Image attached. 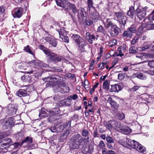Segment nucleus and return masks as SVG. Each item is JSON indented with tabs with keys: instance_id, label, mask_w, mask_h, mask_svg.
<instances>
[{
	"instance_id": "1",
	"label": "nucleus",
	"mask_w": 154,
	"mask_h": 154,
	"mask_svg": "<svg viewBox=\"0 0 154 154\" xmlns=\"http://www.w3.org/2000/svg\"><path fill=\"white\" fill-rule=\"evenodd\" d=\"M72 38L75 42L78 45V49L81 52L85 51L84 47L87 45V42L82 37L78 34H73L72 36Z\"/></svg>"
},
{
	"instance_id": "2",
	"label": "nucleus",
	"mask_w": 154,
	"mask_h": 154,
	"mask_svg": "<svg viewBox=\"0 0 154 154\" xmlns=\"http://www.w3.org/2000/svg\"><path fill=\"white\" fill-rule=\"evenodd\" d=\"M71 147L73 149H78L79 148L81 150L83 154H86L88 152L89 149L87 148L86 145L85 143L82 144L75 142L72 141V143L71 146Z\"/></svg>"
},
{
	"instance_id": "3",
	"label": "nucleus",
	"mask_w": 154,
	"mask_h": 154,
	"mask_svg": "<svg viewBox=\"0 0 154 154\" xmlns=\"http://www.w3.org/2000/svg\"><path fill=\"white\" fill-rule=\"evenodd\" d=\"M147 7H145L142 8L138 7L135 11V14L140 20L144 18L146 15V10Z\"/></svg>"
},
{
	"instance_id": "4",
	"label": "nucleus",
	"mask_w": 154,
	"mask_h": 154,
	"mask_svg": "<svg viewBox=\"0 0 154 154\" xmlns=\"http://www.w3.org/2000/svg\"><path fill=\"white\" fill-rule=\"evenodd\" d=\"M13 143L11 139L8 137L3 138L0 142V148H5L6 147H10L11 144Z\"/></svg>"
},
{
	"instance_id": "5",
	"label": "nucleus",
	"mask_w": 154,
	"mask_h": 154,
	"mask_svg": "<svg viewBox=\"0 0 154 154\" xmlns=\"http://www.w3.org/2000/svg\"><path fill=\"white\" fill-rule=\"evenodd\" d=\"M48 113H47L46 112L45 109L42 108L41 109L39 113V116L40 118H42V117H45L50 116L49 118L48 119V120L49 122H52L54 119V118H53L52 117H51V116L52 115H54V114H53L54 113H53V112L52 111H50L48 112Z\"/></svg>"
},
{
	"instance_id": "6",
	"label": "nucleus",
	"mask_w": 154,
	"mask_h": 154,
	"mask_svg": "<svg viewBox=\"0 0 154 154\" xmlns=\"http://www.w3.org/2000/svg\"><path fill=\"white\" fill-rule=\"evenodd\" d=\"M12 119L10 118L8 119H5L1 120L0 122L4 129H8L13 126L14 124Z\"/></svg>"
},
{
	"instance_id": "7",
	"label": "nucleus",
	"mask_w": 154,
	"mask_h": 154,
	"mask_svg": "<svg viewBox=\"0 0 154 154\" xmlns=\"http://www.w3.org/2000/svg\"><path fill=\"white\" fill-rule=\"evenodd\" d=\"M47 55L48 57V60L49 62L52 61L57 62L60 61V58L59 56L50 51H49V53Z\"/></svg>"
},
{
	"instance_id": "8",
	"label": "nucleus",
	"mask_w": 154,
	"mask_h": 154,
	"mask_svg": "<svg viewBox=\"0 0 154 154\" xmlns=\"http://www.w3.org/2000/svg\"><path fill=\"white\" fill-rule=\"evenodd\" d=\"M90 17L94 21H97L100 20V18L99 14L97 12L95 8H93L92 10L89 11Z\"/></svg>"
},
{
	"instance_id": "9",
	"label": "nucleus",
	"mask_w": 154,
	"mask_h": 154,
	"mask_svg": "<svg viewBox=\"0 0 154 154\" xmlns=\"http://www.w3.org/2000/svg\"><path fill=\"white\" fill-rule=\"evenodd\" d=\"M56 87L57 88V92L64 93H68L69 91V87L64 84H60V85Z\"/></svg>"
},
{
	"instance_id": "10",
	"label": "nucleus",
	"mask_w": 154,
	"mask_h": 154,
	"mask_svg": "<svg viewBox=\"0 0 154 154\" xmlns=\"http://www.w3.org/2000/svg\"><path fill=\"white\" fill-rule=\"evenodd\" d=\"M14 12L12 14L14 18H20L22 16L23 9L21 7H17L15 8Z\"/></svg>"
},
{
	"instance_id": "11",
	"label": "nucleus",
	"mask_w": 154,
	"mask_h": 154,
	"mask_svg": "<svg viewBox=\"0 0 154 154\" xmlns=\"http://www.w3.org/2000/svg\"><path fill=\"white\" fill-rule=\"evenodd\" d=\"M17 109V106L14 105L9 104L8 106V112L9 115H15Z\"/></svg>"
},
{
	"instance_id": "12",
	"label": "nucleus",
	"mask_w": 154,
	"mask_h": 154,
	"mask_svg": "<svg viewBox=\"0 0 154 154\" xmlns=\"http://www.w3.org/2000/svg\"><path fill=\"white\" fill-rule=\"evenodd\" d=\"M123 84L119 83L111 85V88L109 90L110 92H117L121 91L123 87Z\"/></svg>"
},
{
	"instance_id": "13",
	"label": "nucleus",
	"mask_w": 154,
	"mask_h": 154,
	"mask_svg": "<svg viewBox=\"0 0 154 154\" xmlns=\"http://www.w3.org/2000/svg\"><path fill=\"white\" fill-rule=\"evenodd\" d=\"M102 21L104 26L107 29L110 27H112L115 25L111 20L110 19L105 18L103 19Z\"/></svg>"
},
{
	"instance_id": "14",
	"label": "nucleus",
	"mask_w": 154,
	"mask_h": 154,
	"mask_svg": "<svg viewBox=\"0 0 154 154\" xmlns=\"http://www.w3.org/2000/svg\"><path fill=\"white\" fill-rule=\"evenodd\" d=\"M106 141L108 142L107 143L108 148L111 149H113L115 145L112 138L108 136L106 137Z\"/></svg>"
},
{
	"instance_id": "15",
	"label": "nucleus",
	"mask_w": 154,
	"mask_h": 154,
	"mask_svg": "<svg viewBox=\"0 0 154 154\" xmlns=\"http://www.w3.org/2000/svg\"><path fill=\"white\" fill-rule=\"evenodd\" d=\"M119 28L117 27L116 25H115L111 27L109 32L111 35L115 37L117 36L119 33Z\"/></svg>"
},
{
	"instance_id": "16",
	"label": "nucleus",
	"mask_w": 154,
	"mask_h": 154,
	"mask_svg": "<svg viewBox=\"0 0 154 154\" xmlns=\"http://www.w3.org/2000/svg\"><path fill=\"white\" fill-rule=\"evenodd\" d=\"M127 17L124 16L120 19H119L118 21L119 22V25L121 29H124L125 28V26L126 23Z\"/></svg>"
},
{
	"instance_id": "17",
	"label": "nucleus",
	"mask_w": 154,
	"mask_h": 154,
	"mask_svg": "<svg viewBox=\"0 0 154 154\" xmlns=\"http://www.w3.org/2000/svg\"><path fill=\"white\" fill-rule=\"evenodd\" d=\"M107 102L109 103L111 106V108H113L115 109H118L119 104L116 102L111 97H109L107 100Z\"/></svg>"
},
{
	"instance_id": "18",
	"label": "nucleus",
	"mask_w": 154,
	"mask_h": 154,
	"mask_svg": "<svg viewBox=\"0 0 154 154\" xmlns=\"http://www.w3.org/2000/svg\"><path fill=\"white\" fill-rule=\"evenodd\" d=\"M45 39L52 46L54 47H56L57 44V40L53 38L51 36H48L46 37Z\"/></svg>"
},
{
	"instance_id": "19",
	"label": "nucleus",
	"mask_w": 154,
	"mask_h": 154,
	"mask_svg": "<svg viewBox=\"0 0 154 154\" xmlns=\"http://www.w3.org/2000/svg\"><path fill=\"white\" fill-rule=\"evenodd\" d=\"M86 38L88 42L91 44L93 43V41L97 39V37L96 38L93 34L91 35L89 32H87L86 34Z\"/></svg>"
},
{
	"instance_id": "20",
	"label": "nucleus",
	"mask_w": 154,
	"mask_h": 154,
	"mask_svg": "<svg viewBox=\"0 0 154 154\" xmlns=\"http://www.w3.org/2000/svg\"><path fill=\"white\" fill-rule=\"evenodd\" d=\"M128 148L131 147L135 149L139 146V143L138 142L134 140H132L131 139L128 140Z\"/></svg>"
},
{
	"instance_id": "21",
	"label": "nucleus",
	"mask_w": 154,
	"mask_h": 154,
	"mask_svg": "<svg viewBox=\"0 0 154 154\" xmlns=\"http://www.w3.org/2000/svg\"><path fill=\"white\" fill-rule=\"evenodd\" d=\"M56 2L58 5L64 8L67 9H68V5L69 2L67 1L59 0L58 1H57Z\"/></svg>"
},
{
	"instance_id": "22",
	"label": "nucleus",
	"mask_w": 154,
	"mask_h": 154,
	"mask_svg": "<svg viewBox=\"0 0 154 154\" xmlns=\"http://www.w3.org/2000/svg\"><path fill=\"white\" fill-rule=\"evenodd\" d=\"M73 139L72 141L75 142L79 143V144H82V143H82V142L83 140V138L81 135L79 134H77L74 136L73 137Z\"/></svg>"
},
{
	"instance_id": "23",
	"label": "nucleus",
	"mask_w": 154,
	"mask_h": 154,
	"mask_svg": "<svg viewBox=\"0 0 154 154\" xmlns=\"http://www.w3.org/2000/svg\"><path fill=\"white\" fill-rule=\"evenodd\" d=\"M16 94L18 96L20 97H24L23 99H25L26 96L28 98H29V96L27 95L26 92V90H25L22 89H20L17 92Z\"/></svg>"
},
{
	"instance_id": "24",
	"label": "nucleus",
	"mask_w": 154,
	"mask_h": 154,
	"mask_svg": "<svg viewBox=\"0 0 154 154\" xmlns=\"http://www.w3.org/2000/svg\"><path fill=\"white\" fill-rule=\"evenodd\" d=\"M114 120H112L104 123V126L109 131H110L113 128V124L114 123Z\"/></svg>"
},
{
	"instance_id": "25",
	"label": "nucleus",
	"mask_w": 154,
	"mask_h": 154,
	"mask_svg": "<svg viewBox=\"0 0 154 154\" xmlns=\"http://www.w3.org/2000/svg\"><path fill=\"white\" fill-rule=\"evenodd\" d=\"M78 17L79 19H83L86 17V12L84 9L81 8L78 14Z\"/></svg>"
},
{
	"instance_id": "26",
	"label": "nucleus",
	"mask_w": 154,
	"mask_h": 154,
	"mask_svg": "<svg viewBox=\"0 0 154 154\" xmlns=\"http://www.w3.org/2000/svg\"><path fill=\"white\" fill-rule=\"evenodd\" d=\"M58 32L60 36V38L61 39V41L65 42L68 43L69 39L68 37L64 36L63 34L62 33V32H60L59 30L58 31Z\"/></svg>"
},
{
	"instance_id": "27",
	"label": "nucleus",
	"mask_w": 154,
	"mask_h": 154,
	"mask_svg": "<svg viewBox=\"0 0 154 154\" xmlns=\"http://www.w3.org/2000/svg\"><path fill=\"white\" fill-rule=\"evenodd\" d=\"M69 8L72 10V12L74 14L77 13L78 12V10L75 5L69 2L68 5V9Z\"/></svg>"
},
{
	"instance_id": "28",
	"label": "nucleus",
	"mask_w": 154,
	"mask_h": 154,
	"mask_svg": "<svg viewBox=\"0 0 154 154\" xmlns=\"http://www.w3.org/2000/svg\"><path fill=\"white\" fill-rule=\"evenodd\" d=\"M128 138L126 139V141L124 139H121L119 140V143H120L125 147L128 148Z\"/></svg>"
},
{
	"instance_id": "29",
	"label": "nucleus",
	"mask_w": 154,
	"mask_h": 154,
	"mask_svg": "<svg viewBox=\"0 0 154 154\" xmlns=\"http://www.w3.org/2000/svg\"><path fill=\"white\" fill-rule=\"evenodd\" d=\"M114 121L115 122L113 124V128L116 129L118 128L121 130L124 125L122 124L120 122H117L115 120H114Z\"/></svg>"
},
{
	"instance_id": "30",
	"label": "nucleus",
	"mask_w": 154,
	"mask_h": 154,
	"mask_svg": "<svg viewBox=\"0 0 154 154\" xmlns=\"http://www.w3.org/2000/svg\"><path fill=\"white\" fill-rule=\"evenodd\" d=\"M21 80L25 82L30 83L31 82V79L29 75H24L21 77Z\"/></svg>"
},
{
	"instance_id": "31",
	"label": "nucleus",
	"mask_w": 154,
	"mask_h": 154,
	"mask_svg": "<svg viewBox=\"0 0 154 154\" xmlns=\"http://www.w3.org/2000/svg\"><path fill=\"white\" fill-rule=\"evenodd\" d=\"M134 14V8L133 6L130 8L129 10L127 12V14L131 18H133Z\"/></svg>"
},
{
	"instance_id": "32",
	"label": "nucleus",
	"mask_w": 154,
	"mask_h": 154,
	"mask_svg": "<svg viewBox=\"0 0 154 154\" xmlns=\"http://www.w3.org/2000/svg\"><path fill=\"white\" fill-rule=\"evenodd\" d=\"M121 130L125 134H128L131 132V129L129 127L124 125Z\"/></svg>"
},
{
	"instance_id": "33",
	"label": "nucleus",
	"mask_w": 154,
	"mask_h": 154,
	"mask_svg": "<svg viewBox=\"0 0 154 154\" xmlns=\"http://www.w3.org/2000/svg\"><path fill=\"white\" fill-rule=\"evenodd\" d=\"M132 35V34L128 30L125 31L122 34V36L125 38H130Z\"/></svg>"
},
{
	"instance_id": "34",
	"label": "nucleus",
	"mask_w": 154,
	"mask_h": 154,
	"mask_svg": "<svg viewBox=\"0 0 154 154\" xmlns=\"http://www.w3.org/2000/svg\"><path fill=\"white\" fill-rule=\"evenodd\" d=\"M38 48L41 50H42L46 55L49 53L50 50L43 45H39Z\"/></svg>"
},
{
	"instance_id": "35",
	"label": "nucleus",
	"mask_w": 154,
	"mask_h": 154,
	"mask_svg": "<svg viewBox=\"0 0 154 154\" xmlns=\"http://www.w3.org/2000/svg\"><path fill=\"white\" fill-rule=\"evenodd\" d=\"M136 150L142 153H144L146 151L145 147L139 143V146L137 147V148Z\"/></svg>"
},
{
	"instance_id": "36",
	"label": "nucleus",
	"mask_w": 154,
	"mask_h": 154,
	"mask_svg": "<svg viewBox=\"0 0 154 154\" xmlns=\"http://www.w3.org/2000/svg\"><path fill=\"white\" fill-rule=\"evenodd\" d=\"M131 33H135L137 31V28L135 25H132L130 27H129L128 29Z\"/></svg>"
},
{
	"instance_id": "37",
	"label": "nucleus",
	"mask_w": 154,
	"mask_h": 154,
	"mask_svg": "<svg viewBox=\"0 0 154 154\" xmlns=\"http://www.w3.org/2000/svg\"><path fill=\"white\" fill-rule=\"evenodd\" d=\"M87 4L89 11H90L91 10H92L93 8H95V7L93 6L92 0H88Z\"/></svg>"
},
{
	"instance_id": "38",
	"label": "nucleus",
	"mask_w": 154,
	"mask_h": 154,
	"mask_svg": "<svg viewBox=\"0 0 154 154\" xmlns=\"http://www.w3.org/2000/svg\"><path fill=\"white\" fill-rule=\"evenodd\" d=\"M114 14L118 20L122 18V17L125 16H124V13L123 12H115Z\"/></svg>"
},
{
	"instance_id": "39",
	"label": "nucleus",
	"mask_w": 154,
	"mask_h": 154,
	"mask_svg": "<svg viewBox=\"0 0 154 154\" xmlns=\"http://www.w3.org/2000/svg\"><path fill=\"white\" fill-rule=\"evenodd\" d=\"M32 138L31 137H26V139L22 141V143H26L28 144H30L32 143Z\"/></svg>"
},
{
	"instance_id": "40",
	"label": "nucleus",
	"mask_w": 154,
	"mask_h": 154,
	"mask_svg": "<svg viewBox=\"0 0 154 154\" xmlns=\"http://www.w3.org/2000/svg\"><path fill=\"white\" fill-rule=\"evenodd\" d=\"M56 125L57 133L61 132L64 129V126L63 125L58 124Z\"/></svg>"
},
{
	"instance_id": "41",
	"label": "nucleus",
	"mask_w": 154,
	"mask_h": 154,
	"mask_svg": "<svg viewBox=\"0 0 154 154\" xmlns=\"http://www.w3.org/2000/svg\"><path fill=\"white\" fill-rule=\"evenodd\" d=\"M135 76L141 79H144L146 78V77L143 74L140 72H137L135 74Z\"/></svg>"
},
{
	"instance_id": "42",
	"label": "nucleus",
	"mask_w": 154,
	"mask_h": 154,
	"mask_svg": "<svg viewBox=\"0 0 154 154\" xmlns=\"http://www.w3.org/2000/svg\"><path fill=\"white\" fill-rule=\"evenodd\" d=\"M103 88L105 90H108L109 87V85L108 81L106 80L105 81L103 84Z\"/></svg>"
},
{
	"instance_id": "43",
	"label": "nucleus",
	"mask_w": 154,
	"mask_h": 154,
	"mask_svg": "<svg viewBox=\"0 0 154 154\" xmlns=\"http://www.w3.org/2000/svg\"><path fill=\"white\" fill-rule=\"evenodd\" d=\"M97 31L98 32L102 33L104 35L106 34V31L104 29V28L102 26H100L98 27Z\"/></svg>"
},
{
	"instance_id": "44",
	"label": "nucleus",
	"mask_w": 154,
	"mask_h": 154,
	"mask_svg": "<svg viewBox=\"0 0 154 154\" xmlns=\"http://www.w3.org/2000/svg\"><path fill=\"white\" fill-rule=\"evenodd\" d=\"M20 145V143L19 142H15L14 143H12L11 144L10 148H11L12 149H17Z\"/></svg>"
},
{
	"instance_id": "45",
	"label": "nucleus",
	"mask_w": 154,
	"mask_h": 154,
	"mask_svg": "<svg viewBox=\"0 0 154 154\" xmlns=\"http://www.w3.org/2000/svg\"><path fill=\"white\" fill-rule=\"evenodd\" d=\"M38 66H40L41 67L47 68L48 66V64H46L43 62L40 61H38Z\"/></svg>"
},
{
	"instance_id": "46",
	"label": "nucleus",
	"mask_w": 154,
	"mask_h": 154,
	"mask_svg": "<svg viewBox=\"0 0 154 154\" xmlns=\"http://www.w3.org/2000/svg\"><path fill=\"white\" fill-rule=\"evenodd\" d=\"M23 50L26 52L29 53L32 55H34L33 53L32 52L31 50L29 48V45H27L25 47Z\"/></svg>"
},
{
	"instance_id": "47",
	"label": "nucleus",
	"mask_w": 154,
	"mask_h": 154,
	"mask_svg": "<svg viewBox=\"0 0 154 154\" xmlns=\"http://www.w3.org/2000/svg\"><path fill=\"white\" fill-rule=\"evenodd\" d=\"M117 116L119 119L120 120L123 119L125 117V114L122 112H118Z\"/></svg>"
},
{
	"instance_id": "48",
	"label": "nucleus",
	"mask_w": 154,
	"mask_h": 154,
	"mask_svg": "<svg viewBox=\"0 0 154 154\" xmlns=\"http://www.w3.org/2000/svg\"><path fill=\"white\" fill-rule=\"evenodd\" d=\"M98 146L100 149H102L105 148V145L103 141H101L100 142Z\"/></svg>"
},
{
	"instance_id": "49",
	"label": "nucleus",
	"mask_w": 154,
	"mask_h": 154,
	"mask_svg": "<svg viewBox=\"0 0 154 154\" xmlns=\"http://www.w3.org/2000/svg\"><path fill=\"white\" fill-rule=\"evenodd\" d=\"M122 50L123 51L124 50V48L122 46H121L119 48L117 49V51L118 52L119 55L121 57H122L124 55V54H122Z\"/></svg>"
},
{
	"instance_id": "50",
	"label": "nucleus",
	"mask_w": 154,
	"mask_h": 154,
	"mask_svg": "<svg viewBox=\"0 0 154 154\" xmlns=\"http://www.w3.org/2000/svg\"><path fill=\"white\" fill-rule=\"evenodd\" d=\"M136 48L134 46L131 47L129 50V52L130 54H134L136 52Z\"/></svg>"
},
{
	"instance_id": "51",
	"label": "nucleus",
	"mask_w": 154,
	"mask_h": 154,
	"mask_svg": "<svg viewBox=\"0 0 154 154\" xmlns=\"http://www.w3.org/2000/svg\"><path fill=\"white\" fill-rule=\"evenodd\" d=\"M148 65L152 68H154V60L148 61Z\"/></svg>"
},
{
	"instance_id": "52",
	"label": "nucleus",
	"mask_w": 154,
	"mask_h": 154,
	"mask_svg": "<svg viewBox=\"0 0 154 154\" xmlns=\"http://www.w3.org/2000/svg\"><path fill=\"white\" fill-rule=\"evenodd\" d=\"M28 63L30 64L31 66H38V62H36L35 60H33L29 61Z\"/></svg>"
},
{
	"instance_id": "53",
	"label": "nucleus",
	"mask_w": 154,
	"mask_h": 154,
	"mask_svg": "<svg viewBox=\"0 0 154 154\" xmlns=\"http://www.w3.org/2000/svg\"><path fill=\"white\" fill-rule=\"evenodd\" d=\"M146 56L145 55L142 54L140 58L142 62L140 63H143L146 62Z\"/></svg>"
},
{
	"instance_id": "54",
	"label": "nucleus",
	"mask_w": 154,
	"mask_h": 154,
	"mask_svg": "<svg viewBox=\"0 0 154 154\" xmlns=\"http://www.w3.org/2000/svg\"><path fill=\"white\" fill-rule=\"evenodd\" d=\"M89 133V132L88 130H83L82 134L83 136L85 137L88 135Z\"/></svg>"
},
{
	"instance_id": "55",
	"label": "nucleus",
	"mask_w": 154,
	"mask_h": 154,
	"mask_svg": "<svg viewBox=\"0 0 154 154\" xmlns=\"http://www.w3.org/2000/svg\"><path fill=\"white\" fill-rule=\"evenodd\" d=\"M49 129L52 132L57 133L56 125L50 128Z\"/></svg>"
},
{
	"instance_id": "56",
	"label": "nucleus",
	"mask_w": 154,
	"mask_h": 154,
	"mask_svg": "<svg viewBox=\"0 0 154 154\" xmlns=\"http://www.w3.org/2000/svg\"><path fill=\"white\" fill-rule=\"evenodd\" d=\"M147 28L148 29H154V24L150 23L148 24L147 26Z\"/></svg>"
},
{
	"instance_id": "57",
	"label": "nucleus",
	"mask_w": 154,
	"mask_h": 154,
	"mask_svg": "<svg viewBox=\"0 0 154 154\" xmlns=\"http://www.w3.org/2000/svg\"><path fill=\"white\" fill-rule=\"evenodd\" d=\"M5 11V9L3 7L1 6L0 7V14L1 15L2 17L4 16Z\"/></svg>"
},
{
	"instance_id": "58",
	"label": "nucleus",
	"mask_w": 154,
	"mask_h": 154,
	"mask_svg": "<svg viewBox=\"0 0 154 154\" xmlns=\"http://www.w3.org/2000/svg\"><path fill=\"white\" fill-rule=\"evenodd\" d=\"M85 23L86 25L88 26H91L93 24V22L90 20H86Z\"/></svg>"
},
{
	"instance_id": "59",
	"label": "nucleus",
	"mask_w": 154,
	"mask_h": 154,
	"mask_svg": "<svg viewBox=\"0 0 154 154\" xmlns=\"http://www.w3.org/2000/svg\"><path fill=\"white\" fill-rule=\"evenodd\" d=\"M106 64V63H102L100 64L99 65L98 67L100 68V69H103L104 66Z\"/></svg>"
},
{
	"instance_id": "60",
	"label": "nucleus",
	"mask_w": 154,
	"mask_h": 154,
	"mask_svg": "<svg viewBox=\"0 0 154 154\" xmlns=\"http://www.w3.org/2000/svg\"><path fill=\"white\" fill-rule=\"evenodd\" d=\"M69 130H66L65 132L63 133V135L62 136V137H64V138L66 139L67 137V136L69 134Z\"/></svg>"
},
{
	"instance_id": "61",
	"label": "nucleus",
	"mask_w": 154,
	"mask_h": 154,
	"mask_svg": "<svg viewBox=\"0 0 154 154\" xmlns=\"http://www.w3.org/2000/svg\"><path fill=\"white\" fill-rule=\"evenodd\" d=\"M151 48V45H146L142 47L141 48V51H144L146 49H148L150 48Z\"/></svg>"
},
{
	"instance_id": "62",
	"label": "nucleus",
	"mask_w": 154,
	"mask_h": 154,
	"mask_svg": "<svg viewBox=\"0 0 154 154\" xmlns=\"http://www.w3.org/2000/svg\"><path fill=\"white\" fill-rule=\"evenodd\" d=\"M71 121H69L67 122H66L65 124H63V125L64 126V128H66L69 125V126H70Z\"/></svg>"
},
{
	"instance_id": "63",
	"label": "nucleus",
	"mask_w": 154,
	"mask_h": 154,
	"mask_svg": "<svg viewBox=\"0 0 154 154\" xmlns=\"http://www.w3.org/2000/svg\"><path fill=\"white\" fill-rule=\"evenodd\" d=\"M125 78V76L122 73H119L118 75V78L120 80H122Z\"/></svg>"
},
{
	"instance_id": "64",
	"label": "nucleus",
	"mask_w": 154,
	"mask_h": 154,
	"mask_svg": "<svg viewBox=\"0 0 154 154\" xmlns=\"http://www.w3.org/2000/svg\"><path fill=\"white\" fill-rule=\"evenodd\" d=\"M16 136L17 137H18V139L19 140H21L22 138V133L21 132H19L16 134Z\"/></svg>"
}]
</instances>
